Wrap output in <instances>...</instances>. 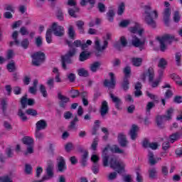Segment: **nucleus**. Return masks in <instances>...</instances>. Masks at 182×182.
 Instances as JSON below:
<instances>
[{
	"instance_id": "obj_59",
	"label": "nucleus",
	"mask_w": 182,
	"mask_h": 182,
	"mask_svg": "<svg viewBox=\"0 0 182 182\" xmlns=\"http://www.w3.org/2000/svg\"><path fill=\"white\" fill-rule=\"evenodd\" d=\"M68 79L70 82V83H73L75 80H76V75L74 73H70L68 75Z\"/></svg>"
},
{
	"instance_id": "obj_55",
	"label": "nucleus",
	"mask_w": 182,
	"mask_h": 182,
	"mask_svg": "<svg viewBox=\"0 0 182 182\" xmlns=\"http://www.w3.org/2000/svg\"><path fill=\"white\" fill-rule=\"evenodd\" d=\"M32 166L30 164H26L25 165V173L26 174H31L32 173Z\"/></svg>"
},
{
	"instance_id": "obj_63",
	"label": "nucleus",
	"mask_w": 182,
	"mask_h": 182,
	"mask_svg": "<svg viewBox=\"0 0 182 182\" xmlns=\"http://www.w3.org/2000/svg\"><path fill=\"white\" fill-rule=\"evenodd\" d=\"M73 116V113L67 111L64 113V118L65 119V120H69V119H72Z\"/></svg>"
},
{
	"instance_id": "obj_26",
	"label": "nucleus",
	"mask_w": 182,
	"mask_h": 182,
	"mask_svg": "<svg viewBox=\"0 0 182 182\" xmlns=\"http://www.w3.org/2000/svg\"><path fill=\"white\" fill-rule=\"evenodd\" d=\"M90 52L89 51H82L79 56L80 62H85V60H87L89 58H90Z\"/></svg>"
},
{
	"instance_id": "obj_17",
	"label": "nucleus",
	"mask_w": 182,
	"mask_h": 182,
	"mask_svg": "<svg viewBox=\"0 0 182 182\" xmlns=\"http://www.w3.org/2000/svg\"><path fill=\"white\" fill-rule=\"evenodd\" d=\"M142 87H143V85H141V82H137L135 84V87H134V89L136 90L134 91L135 97H140V96L143 95V92H141Z\"/></svg>"
},
{
	"instance_id": "obj_39",
	"label": "nucleus",
	"mask_w": 182,
	"mask_h": 182,
	"mask_svg": "<svg viewBox=\"0 0 182 182\" xmlns=\"http://www.w3.org/2000/svg\"><path fill=\"white\" fill-rule=\"evenodd\" d=\"M18 116L20 117L22 122H26V120H28V117H26L22 109H18Z\"/></svg>"
},
{
	"instance_id": "obj_2",
	"label": "nucleus",
	"mask_w": 182,
	"mask_h": 182,
	"mask_svg": "<svg viewBox=\"0 0 182 182\" xmlns=\"http://www.w3.org/2000/svg\"><path fill=\"white\" fill-rule=\"evenodd\" d=\"M144 10L146 14L145 21L146 22L147 25L151 28H156V21L154 19H157V18H159L157 11H151V7L149 6H145Z\"/></svg>"
},
{
	"instance_id": "obj_36",
	"label": "nucleus",
	"mask_w": 182,
	"mask_h": 182,
	"mask_svg": "<svg viewBox=\"0 0 182 182\" xmlns=\"http://www.w3.org/2000/svg\"><path fill=\"white\" fill-rule=\"evenodd\" d=\"M148 156L149 164H151V166H154V164H157V161L154 159V154L153 152H149Z\"/></svg>"
},
{
	"instance_id": "obj_31",
	"label": "nucleus",
	"mask_w": 182,
	"mask_h": 182,
	"mask_svg": "<svg viewBox=\"0 0 182 182\" xmlns=\"http://www.w3.org/2000/svg\"><path fill=\"white\" fill-rule=\"evenodd\" d=\"M22 141L26 146H33V139L31 136H24Z\"/></svg>"
},
{
	"instance_id": "obj_22",
	"label": "nucleus",
	"mask_w": 182,
	"mask_h": 182,
	"mask_svg": "<svg viewBox=\"0 0 182 182\" xmlns=\"http://www.w3.org/2000/svg\"><path fill=\"white\" fill-rule=\"evenodd\" d=\"M109 97L112 99L113 103L115 104L116 109H120V105H122V100L118 97H115L113 93H109Z\"/></svg>"
},
{
	"instance_id": "obj_20",
	"label": "nucleus",
	"mask_w": 182,
	"mask_h": 182,
	"mask_svg": "<svg viewBox=\"0 0 182 182\" xmlns=\"http://www.w3.org/2000/svg\"><path fill=\"white\" fill-rule=\"evenodd\" d=\"M171 15V11L170 10V8L165 9L164 11V21L166 26H168V22L170 21Z\"/></svg>"
},
{
	"instance_id": "obj_7",
	"label": "nucleus",
	"mask_w": 182,
	"mask_h": 182,
	"mask_svg": "<svg viewBox=\"0 0 182 182\" xmlns=\"http://www.w3.org/2000/svg\"><path fill=\"white\" fill-rule=\"evenodd\" d=\"M147 75L149 77V83H151V87H157V86L160 85L161 80H159L158 78L155 81H153L154 80V68H153V67L148 68Z\"/></svg>"
},
{
	"instance_id": "obj_40",
	"label": "nucleus",
	"mask_w": 182,
	"mask_h": 182,
	"mask_svg": "<svg viewBox=\"0 0 182 182\" xmlns=\"http://www.w3.org/2000/svg\"><path fill=\"white\" fill-rule=\"evenodd\" d=\"M20 45L23 49H28L29 48V40L28 38H23Z\"/></svg>"
},
{
	"instance_id": "obj_49",
	"label": "nucleus",
	"mask_w": 182,
	"mask_h": 182,
	"mask_svg": "<svg viewBox=\"0 0 182 182\" xmlns=\"http://www.w3.org/2000/svg\"><path fill=\"white\" fill-rule=\"evenodd\" d=\"M149 178H155L156 174H157V170L156 168H153L149 170Z\"/></svg>"
},
{
	"instance_id": "obj_8",
	"label": "nucleus",
	"mask_w": 182,
	"mask_h": 182,
	"mask_svg": "<svg viewBox=\"0 0 182 182\" xmlns=\"http://www.w3.org/2000/svg\"><path fill=\"white\" fill-rule=\"evenodd\" d=\"M51 31L53 32L55 36L62 37L65 35V28L62 26L58 25V23L56 22L53 23Z\"/></svg>"
},
{
	"instance_id": "obj_29",
	"label": "nucleus",
	"mask_w": 182,
	"mask_h": 182,
	"mask_svg": "<svg viewBox=\"0 0 182 182\" xmlns=\"http://www.w3.org/2000/svg\"><path fill=\"white\" fill-rule=\"evenodd\" d=\"M68 35V38H70V39L75 41V36H76V31H75V28H73V26H69Z\"/></svg>"
},
{
	"instance_id": "obj_35",
	"label": "nucleus",
	"mask_w": 182,
	"mask_h": 182,
	"mask_svg": "<svg viewBox=\"0 0 182 182\" xmlns=\"http://www.w3.org/2000/svg\"><path fill=\"white\" fill-rule=\"evenodd\" d=\"M167 66V60L164 58H161L158 63V68H160V69H166Z\"/></svg>"
},
{
	"instance_id": "obj_21",
	"label": "nucleus",
	"mask_w": 182,
	"mask_h": 182,
	"mask_svg": "<svg viewBox=\"0 0 182 182\" xmlns=\"http://www.w3.org/2000/svg\"><path fill=\"white\" fill-rule=\"evenodd\" d=\"M46 171L48 177L53 178V163L52 162V161H48V165Z\"/></svg>"
},
{
	"instance_id": "obj_37",
	"label": "nucleus",
	"mask_w": 182,
	"mask_h": 182,
	"mask_svg": "<svg viewBox=\"0 0 182 182\" xmlns=\"http://www.w3.org/2000/svg\"><path fill=\"white\" fill-rule=\"evenodd\" d=\"M107 16L109 22H113V21H114V11L112 9L109 10L107 13Z\"/></svg>"
},
{
	"instance_id": "obj_32",
	"label": "nucleus",
	"mask_w": 182,
	"mask_h": 182,
	"mask_svg": "<svg viewBox=\"0 0 182 182\" xmlns=\"http://www.w3.org/2000/svg\"><path fill=\"white\" fill-rule=\"evenodd\" d=\"M77 75L81 77H87L89 76V71L85 68H80L77 70Z\"/></svg>"
},
{
	"instance_id": "obj_45",
	"label": "nucleus",
	"mask_w": 182,
	"mask_h": 182,
	"mask_svg": "<svg viewBox=\"0 0 182 182\" xmlns=\"http://www.w3.org/2000/svg\"><path fill=\"white\" fill-rule=\"evenodd\" d=\"M181 21V16H180V12L178 11H174L173 13V21L176 23H178Z\"/></svg>"
},
{
	"instance_id": "obj_24",
	"label": "nucleus",
	"mask_w": 182,
	"mask_h": 182,
	"mask_svg": "<svg viewBox=\"0 0 182 182\" xmlns=\"http://www.w3.org/2000/svg\"><path fill=\"white\" fill-rule=\"evenodd\" d=\"M169 77H171V79H172V80H174V82H176V85H178V86H181L182 87V80H181V77H180V75L176 74V73H172L170 74Z\"/></svg>"
},
{
	"instance_id": "obj_33",
	"label": "nucleus",
	"mask_w": 182,
	"mask_h": 182,
	"mask_svg": "<svg viewBox=\"0 0 182 182\" xmlns=\"http://www.w3.org/2000/svg\"><path fill=\"white\" fill-rule=\"evenodd\" d=\"M47 43H52V28H48L46 33Z\"/></svg>"
},
{
	"instance_id": "obj_10",
	"label": "nucleus",
	"mask_w": 182,
	"mask_h": 182,
	"mask_svg": "<svg viewBox=\"0 0 182 182\" xmlns=\"http://www.w3.org/2000/svg\"><path fill=\"white\" fill-rule=\"evenodd\" d=\"M57 160H58L57 164V171L58 173H65V170H68V166H66V161L63 156H59Z\"/></svg>"
},
{
	"instance_id": "obj_27",
	"label": "nucleus",
	"mask_w": 182,
	"mask_h": 182,
	"mask_svg": "<svg viewBox=\"0 0 182 182\" xmlns=\"http://www.w3.org/2000/svg\"><path fill=\"white\" fill-rule=\"evenodd\" d=\"M87 157H89V152L85 151L80 161L82 167H86V166H87Z\"/></svg>"
},
{
	"instance_id": "obj_30",
	"label": "nucleus",
	"mask_w": 182,
	"mask_h": 182,
	"mask_svg": "<svg viewBox=\"0 0 182 182\" xmlns=\"http://www.w3.org/2000/svg\"><path fill=\"white\" fill-rule=\"evenodd\" d=\"M132 63L136 68H139L141 66V63H143V58H132Z\"/></svg>"
},
{
	"instance_id": "obj_60",
	"label": "nucleus",
	"mask_w": 182,
	"mask_h": 182,
	"mask_svg": "<svg viewBox=\"0 0 182 182\" xmlns=\"http://www.w3.org/2000/svg\"><path fill=\"white\" fill-rule=\"evenodd\" d=\"M92 171L94 174H97V173H99V164H93Z\"/></svg>"
},
{
	"instance_id": "obj_25",
	"label": "nucleus",
	"mask_w": 182,
	"mask_h": 182,
	"mask_svg": "<svg viewBox=\"0 0 182 182\" xmlns=\"http://www.w3.org/2000/svg\"><path fill=\"white\" fill-rule=\"evenodd\" d=\"M132 43L134 46V48H140V46H143L144 45V42L140 41L137 36H134L132 40Z\"/></svg>"
},
{
	"instance_id": "obj_52",
	"label": "nucleus",
	"mask_w": 182,
	"mask_h": 182,
	"mask_svg": "<svg viewBox=\"0 0 182 182\" xmlns=\"http://www.w3.org/2000/svg\"><path fill=\"white\" fill-rule=\"evenodd\" d=\"M4 9L5 11H9L12 14H15V8H14V6L12 4H6Z\"/></svg>"
},
{
	"instance_id": "obj_13",
	"label": "nucleus",
	"mask_w": 182,
	"mask_h": 182,
	"mask_svg": "<svg viewBox=\"0 0 182 182\" xmlns=\"http://www.w3.org/2000/svg\"><path fill=\"white\" fill-rule=\"evenodd\" d=\"M58 97L60 102H59V106L62 109H66V103L70 102V98L62 95L61 92L58 93Z\"/></svg>"
},
{
	"instance_id": "obj_44",
	"label": "nucleus",
	"mask_w": 182,
	"mask_h": 182,
	"mask_svg": "<svg viewBox=\"0 0 182 182\" xmlns=\"http://www.w3.org/2000/svg\"><path fill=\"white\" fill-rule=\"evenodd\" d=\"M77 122H79V118H77V116H75L70 122L69 129H76V123H77Z\"/></svg>"
},
{
	"instance_id": "obj_28",
	"label": "nucleus",
	"mask_w": 182,
	"mask_h": 182,
	"mask_svg": "<svg viewBox=\"0 0 182 182\" xmlns=\"http://www.w3.org/2000/svg\"><path fill=\"white\" fill-rule=\"evenodd\" d=\"M102 65V63L99 61L94 62L92 64H91L90 69L92 73H96L97 72V70L100 66Z\"/></svg>"
},
{
	"instance_id": "obj_11",
	"label": "nucleus",
	"mask_w": 182,
	"mask_h": 182,
	"mask_svg": "<svg viewBox=\"0 0 182 182\" xmlns=\"http://www.w3.org/2000/svg\"><path fill=\"white\" fill-rule=\"evenodd\" d=\"M21 109H26L28 106H33L35 105V100L28 99V95H24L21 99Z\"/></svg>"
},
{
	"instance_id": "obj_6",
	"label": "nucleus",
	"mask_w": 182,
	"mask_h": 182,
	"mask_svg": "<svg viewBox=\"0 0 182 182\" xmlns=\"http://www.w3.org/2000/svg\"><path fill=\"white\" fill-rule=\"evenodd\" d=\"M174 39V36H171L168 34L164 35L162 37L158 36L156 37V40L160 43L161 51L164 52L167 49V46H166V42H171Z\"/></svg>"
},
{
	"instance_id": "obj_56",
	"label": "nucleus",
	"mask_w": 182,
	"mask_h": 182,
	"mask_svg": "<svg viewBox=\"0 0 182 182\" xmlns=\"http://www.w3.org/2000/svg\"><path fill=\"white\" fill-rule=\"evenodd\" d=\"M98 9L101 14H103V12H106V6L103 3L100 2L98 3Z\"/></svg>"
},
{
	"instance_id": "obj_5",
	"label": "nucleus",
	"mask_w": 182,
	"mask_h": 182,
	"mask_svg": "<svg viewBox=\"0 0 182 182\" xmlns=\"http://www.w3.org/2000/svg\"><path fill=\"white\" fill-rule=\"evenodd\" d=\"M32 63L34 66H41V63L45 62V53L41 51L36 52L31 55Z\"/></svg>"
},
{
	"instance_id": "obj_41",
	"label": "nucleus",
	"mask_w": 182,
	"mask_h": 182,
	"mask_svg": "<svg viewBox=\"0 0 182 182\" xmlns=\"http://www.w3.org/2000/svg\"><path fill=\"white\" fill-rule=\"evenodd\" d=\"M76 12H79V8L77 7H74L73 9H68V14L70 16H72L73 18H76Z\"/></svg>"
},
{
	"instance_id": "obj_23",
	"label": "nucleus",
	"mask_w": 182,
	"mask_h": 182,
	"mask_svg": "<svg viewBox=\"0 0 182 182\" xmlns=\"http://www.w3.org/2000/svg\"><path fill=\"white\" fill-rule=\"evenodd\" d=\"M121 87L124 92H127V90L130 89V80H129V78H123V80L121 82Z\"/></svg>"
},
{
	"instance_id": "obj_12",
	"label": "nucleus",
	"mask_w": 182,
	"mask_h": 182,
	"mask_svg": "<svg viewBox=\"0 0 182 182\" xmlns=\"http://www.w3.org/2000/svg\"><path fill=\"white\" fill-rule=\"evenodd\" d=\"M108 46L109 42H107V41H104L102 46H100V41L99 40L95 41V49L97 51L95 53L97 58L100 56V52H103V50H105V49H106Z\"/></svg>"
},
{
	"instance_id": "obj_47",
	"label": "nucleus",
	"mask_w": 182,
	"mask_h": 182,
	"mask_svg": "<svg viewBox=\"0 0 182 182\" xmlns=\"http://www.w3.org/2000/svg\"><path fill=\"white\" fill-rule=\"evenodd\" d=\"M124 77L127 78L130 77V73H132V68L129 66H127L124 68Z\"/></svg>"
},
{
	"instance_id": "obj_9",
	"label": "nucleus",
	"mask_w": 182,
	"mask_h": 182,
	"mask_svg": "<svg viewBox=\"0 0 182 182\" xmlns=\"http://www.w3.org/2000/svg\"><path fill=\"white\" fill-rule=\"evenodd\" d=\"M109 76L110 81L109 80H105L104 86L108 87V89H114L116 87V77H114V73H109Z\"/></svg>"
},
{
	"instance_id": "obj_34",
	"label": "nucleus",
	"mask_w": 182,
	"mask_h": 182,
	"mask_svg": "<svg viewBox=\"0 0 182 182\" xmlns=\"http://www.w3.org/2000/svg\"><path fill=\"white\" fill-rule=\"evenodd\" d=\"M87 4H90L91 6H95V4H96V0H81L80 1L81 6H86Z\"/></svg>"
},
{
	"instance_id": "obj_43",
	"label": "nucleus",
	"mask_w": 182,
	"mask_h": 182,
	"mask_svg": "<svg viewBox=\"0 0 182 182\" xmlns=\"http://www.w3.org/2000/svg\"><path fill=\"white\" fill-rule=\"evenodd\" d=\"M26 113L28 116H33V117H35V116H38V111H36V109H32V108H29V109H26Z\"/></svg>"
},
{
	"instance_id": "obj_16",
	"label": "nucleus",
	"mask_w": 182,
	"mask_h": 182,
	"mask_svg": "<svg viewBox=\"0 0 182 182\" xmlns=\"http://www.w3.org/2000/svg\"><path fill=\"white\" fill-rule=\"evenodd\" d=\"M18 31H15L13 32L11 38L14 39V41H10L9 46L12 47L14 45H16V46H19L21 45V41L18 40Z\"/></svg>"
},
{
	"instance_id": "obj_38",
	"label": "nucleus",
	"mask_w": 182,
	"mask_h": 182,
	"mask_svg": "<svg viewBox=\"0 0 182 182\" xmlns=\"http://www.w3.org/2000/svg\"><path fill=\"white\" fill-rule=\"evenodd\" d=\"M76 26L80 33H83V32H85V30L83 29L85 22H83L82 21H76Z\"/></svg>"
},
{
	"instance_id": "obj_14",
	"label": "nucleus",
	"mask_w": 182,
	"mask_h": 182,
	"mask_svg": "<svg viewBox=\"0 0 182 182\" xmlns=\"http://www.w3.org/2000/svg\"><path fill=\"white\" fill-rule=\"evenodd\" d=\"M100 113L102 117H105V116L109 113V104L107 103V101H102L100 109Z\"/></svg>"
},
{
	"instance_id": "obj_19",
	"label": "nucleus",
	"mask_w": 182,
	"mask_h": 182,
	"mask_svg": "<svg viewBox=\"0 0 182 182\" xmlns=\"http://www.w3.org/2000/svg\"><path fill=\"white\" fill-rule=\"evenodd\" d=\"M139 131V127L136 124H132L129 132V135L132 140H136L137 138V132Z\"/></svg>"
},
{
	"instance_id": "obj_3",
	"label": "nucleus",
	"mask_w": 182,
	"mask_h": 182,
	"mask_svg": "<svg viewBox=\"0 0 182 182\" xmlns=\"http://www.w3.org/2000/svg\"><path fill=\"white\" fill-rule=\"evenodd\" d=\"M75 55H76V48H73L70 49L65 55L61 57L62 68L63 69H64V70H66V69H68L66 63H68L69 65L73 63L72 58H73V56H75Z\"/></svg>"
},
{
	"instance_id": "obj_64",
	"label": "nucleus",
	"mask_w": 182,
	"mask_h": 182,
	"mask_svg": "<svg viewBox=\"0 0 182 182\" xmlns=\"http://www.w3.org/2000/svg\"><path fill=\"white\" fill-rule=\"evenodd\" d=\"M42 38L41 36H38L36 39V45L37 48H41V46L42 45Z\"/></svg>"
},
{
	"instance_id": "obj_48",
	"label": "nucleus",
	"mask_w": 182,
	"mask_h": 182,
	"mask_svg": "<svg viewBox=\"0 0 182 182\" xmlns=\"http://www.w3.org/2000/svg\"><path fill=\"white\" fill-rule=\"evenodd\" d=\"M40 92L43 97H48V91H46V87L43 85H40Z\"/></svg>"
},
{
	"instance_id": "obj_18",
	"label": "nucleus",
	"mask_w": 182,
	"mask_h": 182,
	"mask_svg": "<svg viewBox=\"0 0 182 182\" xmlns=\"http://www.w3.org/2000/svg\"><path fill=\"white\" fill-rule=\"evenodd\" d=\"M46 127H48V123L45 121V119H41L36 124V130H45Z\"/></svg>"
},
{
	"instance_id": "obj_1",
	"label": "nucleus",
	"mask_w": 182,
	"mask_h": 182,
	"mask_svg": "<svg viewBox=\"0 0 182 182\" xmlns=\"http://www.w3.org/2000/svg\"><path fill=\"white\" fill-rule=\"evenodd\" d=\"M109 149L112 153H116L117 154H123L124 151L120 149L117 145H114L112 147H110V145H107L102 150V159L103 166L107 167L109 164L111 168H113L115 170V171H117V173L120 174V173L124 170V164L119 161L116 156L107 154Z\"/></svg>"
},
{
	"instance_id": "obj_57",
	"label": "nucleus",
	"mask_w": 182,
	"mask_h": 182,
	"mask_svg": "<svg viewBox=\"0 0 182 182\" xmlns=\"http://www.w3.org/2000/svg\"><path fill=\"white\" fill-rule=\"evenodd\" d=\"M13 92L16 95H21L22 93V88H21V87L18 86L14 87L13 89Z\"/></svg>"
},
{
	"instance_id": "obj_61",
	"label": "nucleus",
	"mask_w": 182,
	"mask_h": 182,
	"mask_svg": "<svg viewBox=\"0 0 182 182\" xmlns=\"http://www.w3.org/2000/svg\"><path fill=\"white\" fill-rule=\"evenodd\" d=\"M20 33H21L22 36H25V35H29V31H28L26 27L22 26L20 28Z\"/></svg>"
},
{
	"instance_id": "obj_53",
	"label": "nucleus",
	"mask_w": 182,
	"mask_h": 182,
	"mask_svg": "<svg viewBox=\"0 0 182 182\" xmlns=\"http://www.w3.org/2000/svg\"><path fill=\"white\" fill-rule=\"evenodd\" d=\"M1 109L3 113H5V112H6V109H8V104L6 103V100L5 99L1 100Z\"/></svg>"
},
{
	"instance_id": "obj_42",
	"label": "nucleus",
	"mask_w": 182,
	"mask_h": 182,
	"mask_svg": "<svg viewBox=\"0 0 182 182\" xmlns=\"http://www.w3.org/2000/svg\"><path fill=\"white\" fill-rule=\"evenodd\" d=\"M125 5L124 2H122L119 6L117 10V14L119 16L123 15L124 14Z\"/></svg>"
},
{
	"instance_id": "obj_51",
	"label": "nucleus",
	"mask_w": 182,
	"mask_h": 182,
	"mask_svg": "<svg viewBox=\"0 0 182 182\" xmlns=\"http://www.w3.org/2000/svg\"><path fill=\"white\" fill-rule=\"evenodd\" d=\"M98 144H99V139L95 138L93 139L92 144L91 145V147L94 151H95V150H97Z\"/></svg>"
},
{
	"instance_id": "obj_62",
	"label": "nucleus",
	"mask_w": 182,
	"mask_h": 182,
	"mask_svg": "<svg viewBox=\"0 0 182 182\" xmlns=\"http://www.w3.org/2000/svg\"><path fill=\"white\" fill-rule=\"evenodd\" d=\"M120 42L122 46H123L124 48H126V46H127V39L126 38V37L122 36L120 38Z\"/></svg>"
},
{
	"instance_id": "obj_4",
	"label": "nucleus",
	"mask_w": 182,
	"mask_h": 182,
	"mask_svg": "<svg viewBox=\"0 0 182 182\" xmlns=\"http://www.w3.org/2000/svg\"><path fill=\"white\" fill-rule=\"evenodd\" d=\"M174 113V109L169 108L166 111V114L165 115H158L156 117V124L159 127H161L164 120H171L173 119L172 114Z\"/></svg>"
},
{
	"instance_id": "obj_15",
	"label": "nucleus",
	"mask_w": 182,
	"mask_h": 182,
	"mask_svg": "<svg viewBox=\"0 0 182 182\" xmlns=\"http://www.w3.org/2000/svg\"><path fill=\"white\" fill-rule=\"evenodd\" d=\"M118 142L121 147H127V144L129 143L126 135L123 133L118 134Z\"/></svg>"
},
{
	"instance_id": "obj_58",
	"label": "nucleus",
	"mask_w": 182,
	"mask_h": 182,
	"mask_svg": "<svg viewBox=\"0 0 182 182\" xmlns=\"http://www.w3.org/2000/svg\"><path fill=\"white\" fill-rule=\"evenodd\" d=\"M179 137V135H178V133H175V134H173L170 136V141L171 143H173L176 141V140H177V139H178Z\"/></svg>"
},
{
	"instance_id": "obj_54",
	"label": "nucleus",
	"mask_w": 182,
	"mask_h": 182,
	"mask_svg": "<svg viewBox=\"0 0 182 182\" xmlns=\"http://www.w3.org/2000/svg\"><path fill=\"white\" fill-rule=\"evenodd\" d=\"M156 105H154V102H149L146 105V112L147 113H150L151 110Z\"/></svg>"
},
{
	"instance_id": "obj_50",
	"label": "nucleus",
	"mask_w": 182,
	"mask_h": 182,
	"mask_svg": "<svg viewBox=\"0 0 182 182\" xmlns=\"http://www.w3.org/2000/svg\"><path fill=\"white\" fill-rule=\"evenodd\" d=\"M56 16L58 21H63L65 19L63 11L61 9H58L56 13Z\"/></svg>"
},
{
	"instance_id": "obj_46",
	"label": "nucleus",
	"mask_w": 182,
	"mask_h": 182,
	"mask_svg": "<svg viewBox=\"0 0 182 182\" xmlns=\"http://www.w3.org/2000/svg\"><path fill=\"white\" fill-rule=\"evenodd\" d=\"M7 70L10 73L15 72L16 67L15 66V63L14 61L7 64Z\"/></svg>"
}]
</instances>
